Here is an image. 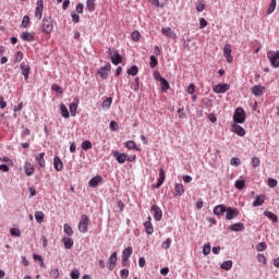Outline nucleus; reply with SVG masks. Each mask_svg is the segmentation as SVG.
<instances>
[{
	"instance_id": "obj_1",
	"label": "nucleus",
	"mask_w": 279,
	"mask_h": 279,
	"mask_svg": "<svg viewBox=\"0 0 279 279\" xmlns=\"http://www.w3.org/2000/svg\"><path fill=\"white\" fill-rule=\"evenodd\" d=\"M40 27L44 34L51 36V33L53 32V20L51 16H45L41 21Z\"/></svg>"
},
{
	"instance_id": "obj_2",
	"label": "nucleus",
	"mask_w": 279,
	"mask_h": 279,
	"mask_svg": "<svg viewBox=\"0 0 279 279\" xmlns=\"http://www.w3.org/2000/svg\"><path fill=\"white\" fill-rule=\"evenodd\" d=\"M90 223V218L86 216V214H83L81 216V220L78 222V231L82 232V234H86L88 232V225Z\"/></svg>"
},
{
	"instance_id": "obj_3",
	"label": "nucleus",
	"mask_w": 279,
	"mask_h": 279,
	"mask_svg": "<svg viewBox=\"0 0 279 279\" xmlns=\"http://www.w3.org/2000/svg\"><path fill=\"white\" fill-rule=\"evenodd\" d=\"M267 58H268L271 66H274L275 69H279V50H277V51L269 50L267 52Z\"/></svg>"
},
{
	"instance_id": "obj_4",
	"label": "nucleus",
	"mask_w": 279,
	"mask_h": 279,
	"mask_svg": "<svg viewBox=\"0 0 279 279\" xmlns=\"http://www.w3.org/2000/svg\"><path fill=\"white\" fill-rule=\"evenodd\" d=\"M234 123H245V110L238 108L233 114Z\"/></svg>"
},
{
	"instance_id": "obj_5",
	"label": "nucleus",
	"mask_w": 279,
	"mask_h": 279,
	"mask_svg": "<svg viewBox=\"0 0 279 279\" xmlns=\"http://www.w3.org/2000/svg\"><path fill=\"white\" fill-rule=\"evenodd\" d=\"M223 56H225L227 62H229V64H232V62H234V58L232 57V46L230 44L225 45Z\"/></svg>"
},
{
	"instance_id": "obj_6",
	"label": "nucleus",
	"mask_w": 279,
	"mask_h": 279,
	"mask_svg": "<svg viewBox=\"0 0 279 279\" xmlns=\"http://www.w3.org/2000/svg\"><path fill=\"white\" fill-rule=\"evenodd\" d=\"M109 58L112 64H121V62H123V58L121 57V54H119L117 50H111V48L109 49Z\"/></svg>"
},
{
	"instance_id": "obj_7",
	"label": "nucleus",
	"mask_w": 279,
	"mask_h": 279,
	"mask_svg": "<svg viewBox=\"0 0 279 279\" xmlns=\"http://www.w3.org/2000/svg\"><path fill=\"white\" fill-rule=\"evenodd\" d=\"M214 93L217 95H223V93H228L230 90V84L225 83V84H217L213 87Z\"/></svg>"
},
{
	"instance_id": "obj_8",
	"label": "nucleus",
	"mask_w": 279,
	"mask_h": 279,
	"mask_svg": "<svg viewBox=\"0 0 279 279\" xmlns=\"http://www.w3.org/2000/svg\"><path fill=\"white\" fill-rule=\"evenodd\" d=\"M44 10H45V1L37 0V5L35 9V19H38V21H40V19H43Z\"/></svg>"
},
{
	"instance_id": "obj_9",
	"label": "nucleus",
	"mask_w": 279,
	"mask_h": 279,
	"mask_svg": "<svg viewBox=\"0 0 279 279\" xmlns=\"http://www.w3.org/2000/svg\"><path fill=\"white\" fill-rule=\"evenodd\" d=\"M150 210L153 213V217H154L155 221H160L162 219V209H160V207H158V205H153L150 207Z\"/></svg>"
},
{
	"instance_id": "obj_10",
	"label": "nucleus",
	"mask_w": 279,
	"mask_h": 279,
	"mask_svg": "<svg viewBox=\"0 0 279 279\" xmlns=\"http://www.w3.org/2000/svg\"><path fill=\"white\" fill-rule=\"evenodd\" d=\"M265 86L263 85H254L251 88V93L255 96V97H263V95L265 94Z\"/></svg>"
},
{
	"instance_id": "obj_11",
	"label": "nucleus",
	"mask_w": 279,
	"mask_h": 279,
	"mask_svg": "<svg viewBox=\"0 0 279 279\" xmlns=\"http://www.w3.org/2000/svg\"><path fill=\"white\" fill-rule=\"evenodd\" d=\"M226 213L227 221H231V219L239 217V209L236 208L228 207Z\"/></svg>"
},
{
	"instance_id": "obj_12",
	"label": "nucleus",
	"mask_w": 279,
	"mask_h": 279,
	"mask_svg": "<svg viewBox=\"0 0 279 279\" xmlns=\"http://www.w3.org/2000/svg\"><path fill=\"white\" fill-rule=\"evenodd\" d=\"M112 69V66L110 64H107L105 66H101L98 70V75H100L101 80H108V73H110V70Z\"/></svg>"
},
{
	"instance_id": "obj_13",
	"label": "nucleus",
	"mask_w": 279,
	"mask_h": 279,
	"mask_svg": "<svg viewBox=\"0 0 279 279\" xmlns=\"http://www.w3.org/2000/svg\"><path fill=\"white\" fill-rule=\"evenodd\" d=\"M21 38L25 43H34V40H36L35 34L34 33H29V32L22 33L21 34Z\"/></svg>"
},
{
	"instance_id": "obj_14",
	"label": "nucleus",
	"mask_w": 279,
	"mask_h": 279,
	"mask_svg": "<svg viewBox=\"0 0 279 279\" xmlns=\"http://www.w3.org/2000/svg\"><path fill=\"white\" fill-rule=\"evenodd\" d=\"M231 132H233L234 134H236L238 136H245V129H243V126L233 123L232 124V130Z\"/></svg>"
},
{
	"instance_id": "obj_15",
	"label": "nucleus",
	"mask_w": 279,
	"mask_h": 279,
	"mask_svg": "<svg viewBox=\"0 0 279 279\" xmlns=\"http://www.w3.org/2000/svg\"><path fill=\"white\" fill-rule=\"evenodd\" d=\"M101 182H104V179L101 178V175H96L90 181H89V186L92 189H97V186H99V184H101Z\"/></svg>"
},
{
	"instance_id": "obj_16",
	"label": "nucleus",
	"mask_w": 279,
	"mask_h": 279,
	"mask_svg": "<svg viewBox=\"0 0 279 279\" xmlns=\"http://www.w3.org/2000/svg\"><path fill=\"white\" fill-rule=\"evenodd\" d=\"M232 232H243L245 230V225L243 222L233 223L229 227Z\"/></svg>"
},
{
	"instance_id": "obj_17",
	"label": "nucleus",
	"mask_w": 279,
	"mask_h": 279,
	"mask_svg": "<svg viewBox=\"0 0 279 279\" xmlns=\"http://www.w3.org/2000/svg\"><path fill=\"white\" fill-rule=\"evenodd\" d=\"M113 156L116 157L117 161L120 163V165H123L125 162V160H128V155L126 154H121L119 151H114L113 153Z\"/></svg>"
},
{
	"instance_id": "obj_18",
	"label": "nucleus",
	"mask_w": 279,
	"mask_h": 279,
	"mask_svg": "<svg viewBox=\"0 0 279 279\" xmlns=\"http://www.w3.org/2000/svg\"><path fill=\"white\" fill-rule=\"evenodd\" d=\"M21 71L25 80H29V72L32 71V68H29V65L26 63H21Z\"/></svg>"
},
{
	"instance_id": "obj_19",
	"label": "nucleus",
	"mask_w": 279,
	"mask_h": 279,
	"mask_svg": "<svg viewBox=\"0 0 279 279\" xmlns=\"http://www.w3.org/2000/svg\"><path fill=\"white\" fill-rule=\"evenodd\" d=\"M108 263H109V271H112V269H114V265H117V252H113L110 255Z\"/></svg>"
},
{
	"instance_id": "obj_20",
	"label": "nucleus",
	"mask_w": 279,
	"mask_h": 279,
	"mask_svg": "<svg viewBox=\"0 0 279 279\" xmlns=\"http://www.w3.org/2000/svg\"><path fill=\"white\" fill-rule=\"evenodd\" d=\"M181 195H184V185L177 183L174 185V196L181 197Z\"/></svg>"
},
{
	"instance_id": "obj_21",
	"label": "nucleus",
	"mask_w": 279,
	"mask_h": 279,
	"mask_svg": "<svg viewBox=\"0 0 279 279\" xmlns=\"http://www.w3.org/2000/svg\"><path fill=\"white\" fill-rule=\"evenodd\" d=\"M144 228L148 234H154V225H151V217L144 223Z\"/></svg>"
},
{
	"instance_id": "obj_22",
	"label": "nucleus",
	"mask_w": 279,
	"mask_h": 279,
	"mask_svg": "<svg viewBox=\"0 0 279 279\" xmlns=\"http://www.w3.org/2000/svg\"><path fill=\"white\" fill-rule=\"evenodd\" d=\"M228 210V208H226V205H217L214 208V215H217L218 217L220 215H223V213H226Z\"/></svg>"
},
{
	"instance_id": "obj_23",
	"label": "nucleus",
	"mask_w": 279,
	"mask_h": 279,
	"mask_svg": "<svg viewBox=\"0 0 279 279\" xmlns=\"http://www.w3.org/2000/svg\"><path fill=\"white\" fill-rule=\"evenodd\" d=\"M161 34H163V36H167L168 38H175V32H173L171 27H163L161 29Z\"/></svg>"
},
{
	"instance_id": "obj_24",
	"label": "nucleus",
	"mask_w": 279,
	"mask_h": 279,
	"mask_svg": "<svg viewBox=\"0 0 279 279\" xmlns=\"http://www.w3.org/2000/svg\"><path fill=\"white\" fill-rule=\"evenodd\" d=\"M234 186L238 189V191H243V189H245V179L240 177V180L235 181Z\"/></svg>"
},
{
	"instance_id": "obj_25",
	"label": "nucleus",
	"mask_w": 279,
	"mask_h": 279,
	"mask_svg": "<svg viewBox=\"0 0 279 279\" xmlns=\"http://www.w3.org/2000/svg\"><path fill=\"white\" fill-rule=\"evenodd\" d=\"M53 165H54V169L57 171H62L64 165L62 163V160L60 159V157H54L53 158Z\"/></svg>"
},
{
	"instance_id": "obj_26",
	"label": "nucleus",
	"mask_w": 279,
	"mask_h": 279,
	"mask_svg": "<svg viewBox=\"0 0 279 279\" xmlns=\"http://www.w3.org/2000/svg\"><path fill=\"white\" fill-rule=\"evenodd\" d=\"M265 204V194L258 195L253 203L254 208H257V206H263Z\"/></svg>"
},
{
	"instance_id": "obj_27",
	"label": "nucleus",
	"mask_w": 279,
	"mask_h": 279,
	"mask_svg": "<svg viewBox=\"0 0 279 279\" xmlns=\"http://www.w3.org/2000/svg\"><path fill=\"white\" fill-rule=\"evenodd\" d=\"M24 171H25L26 175L34 174V171H35L34 165L26 162L24 166Z\"/></svg>"
},
{
	"instance_id": "obj_28",
	"label": "nucleus",
	"mask_w": 279,
	"mask_h": 279,
	"mask_svg": "<svg viewBox=\"0 0 279 279\" xmlns=\"http://www.w3.org/2000/svg\"><path fill=\"white\" fill-rule=\"evenodd\" d=\"M161 90H169L171 88V85H169V81L166 80L165 77L159 78Z\"/></svg>"
},
{
	"instance_id": "obj_29",
	"label": "nucleus",
	"mask_w": 279,
	"mask_h": 279,
	"mask_svg": "<svg viewBox=\"0 0 279 279\" xmlns=\"http://www.w3.org/2000/svg\"><path fill=\"white\" fill-rule=\"evenodd\" d=\"M60 110H61V116L63 117V119H69V117H71V114L69 113V109L66 108V105L61 104Z\"/></svg>"
},
{
	"instance_id": "obj_30",
	"label": "nucleus",
	"mask_w": 279,
	"mask_h": 279,
	"mask_svg": "<svg viewBox=\"0 0 279 279\" xmlns=\"http://www.w3.org/2000/svg\"><path fill=\"white\" fill-rule=\"evenodd\" d=\"M35 160L38 162L39 167H45V153H39Z\"/></svg>"
},
{
	"instance_id": "obj_31",
	"label": "nucleus",
	"mask_w": 279,
	"mask_h": 279,
	"mask_svg": "<svg viewBox=\"0 0 279 279\" xmlns=\"http://www.w3.org/2000/svg\"><path fill=\"white\" fill-rule=\"evenodd\" d=\"M62 242L64 243L65 250H71V247L74 245L73 239L70 238H63Z\"/></svg>"
},
{
	"instance_id": "obj_32",
	"label": "nucleus",
	"mask_w": 279,
	"mask_h": 279,
	"mask_svg": "<svg viewBox=\"0 0 279 279\" xmlns=\"http://www.w3.org/2000/svg\"><path fill=\"white\" fill-rule=\"evenodd\" d=\"M95 1L96 0H87L86 1V10H88V12H95V10H96Z\"/></svg>"
},
{
	"instance_id": "obj_33",
	"label": "nucleus",
	"mask_w": 279,
	"mask_h": 279,
	"mask_svg": "<svg viewBox=\"0 0 279 279\" xmlns=\"http://www.w3.org/2000/svg\"><path fill=\"white\" fill-rule=\"evenodd\" d=\"M133 252H134V251H133L132 246L126 247V248L123 251V253H122V258L130 259V257L132 256Z\"/></svg>"
},
{
	"instance_id": "obj_34",
	"label": "nucleus",
	"mask_w": 279,
	"mask_h": 279,
	"mask_svg": "<svg viewBox=\"0 0 279 279\" xmlns=\"http://www.w3.org/2000/svg\"><path fill=\"white\" fill-rule=\"evenodd\" d=\"M265 217H267L268 219H270L271 221H274L276 223V221H278V216L269 210H266L264 213Z\"/></svg>"
},
{
	"instance_id": "obj_35",
	"label": "nucleus",
	"mask_w": 279,
	"mask_h": 279,
	"mask_svg": "<svg viewBox=\"0 0 279 279\" xmlns=\"http://www.w3.org/2000/svg\"><path fill=\"white\" fill-rule=\"evenodd\" d=\"M35 219H36L37 223H43V221H45V213L36 211Z\"/></svg>"
},
{
	"instance_id": "obj_36",
	"label": "nucleus",
	"mask_w": 279,
	"mask_h": 279,
	"mask_svg": "<svg viewBox=\"0 0 279 279\" xmlns=\"http://www.w3.org/2000/svg\"><path fill=\"white\" fill-rule=\"evenodd\" d=\"M221 269L225 271H230L232 269V260H227L221 264Z\"/></svg>"
},
{
	"instance_id": "obj_37",
	"label": "nucleus",
	"mask_w": 279,
	"mask_h": 279,
	"mask_svg": "<svg viewBox=\"0 0 279 279\" xmlns=\"http://www.w3.org/2000/svg\"><path fill=\"white\" fill-rule=\"evenodd\" d=\"M82 149H84V151H88V149H93V143H90V141L86 140L82 143Z\"/></svg>"
},
{
	"instance_id": "obj_38",
	"label": "nucleus",
	"mask_w": 279,
	"mask_h": 279,
	"mask_svg": "<svg viewBox=\"0 0 279 279\" xmlns=\"http://www.w3.org/2000/svg\"><path fill=\"white\" fill-rule=\"evenodd\" d=\"M70 113H71V117H75V114H77V104L75 102L70 104Z\"/></svg>"
},
{
	"instance_id": "obj_39",
	"label": "nucleus",
	"mask_w": 279,
	"mask_h": 279,
	"mask_svg": "<svg viewBox=\"0 0 279 279\" xmlns=\"http://www.w3.org/2000/svg\"><path fill=\"white\" fill-rule=\"evenodd\" d=\"M276 5H277V1L276 0H271L267 14H274V12H276Z\"/></svg>"
},
{
	"instance_id": "obj_40",
	"label": "nucleus",
	"mask_w": 279,
	"mask_h": 279,
	"mask_svg": "<svg viewBox=\"0 0 279 279\" xmlns=\"http://www.w3.org/2000/svg\"><path fill=\"white\" fill-rule=\"evenodd\" d=\"M64 233L68 234V236H73V228L69 226V223H65L63 226Z\"/></svg>"
},
{
	"instance_id": "obj_41",
	"label": "nucleus",
	"mask_w": 279,
	"mask_h": 279,
	"mask_svg": "<svg viewBox=\"0 0 279 279\" xmlns=\"http://www.w3.org/2000/svg\"><path fill=\"white\" fill-rule=\"evenodd\" d=\"M129 75L135 76L138 75V66L136 65H132L129 70H128Z\"/></svg>"
},
{
	"instance_id": "obj_42",
	"label": "nucleus",
	"mask_w": 279,
	"mask_h": 279,
	"mask_svg": "<svg viewBox=\"0 0 279 279\" xmlns=\"http://www.w3.org/2000/svg\"><path fill=\"white\" fill-rule=\"evenodd\" d=\"M131 38L134 40V43H138V40H141V33L138 31H134L131 34Z\"/></svg>"
},
{
	"instance_id": "obj_43",
	"label": "nucleus",
	"mask_w": 279,
	"mask_h": 279,
	"mask_svg": "<svg viewBox=\"0 0 279 279\" xmlns=\"http://www.w3.org/2000/svg\"><path fill=\"white\" fill-rule=\"evenodd\" d=\"M165 175H160L158 179H157V184L156 185H153L154 189H160V186H162V184H165Z\"/></svg>"
},
{
	"instance_id": "obj_44",
	"label": "nucleus",
	"mask_w": 279,
	"mask_h": 279,
	"mask_svg": "<svg viewBox=\"0 0 279 279\" xmlns=\"http://www.w3.org/2000/svg\"><path fill=\"white\" fill-rule=\"evenodd\" d=\"M112 106V97H108L102 102V108L109 109Z\"/></svg>"
},
{
	"instance_id": "obj_45",
	"label": "nucleus",
	"mask_w": 279,
	"mask_h": 279,
	"mask_svg": "<svg viewBox=\"0 0 279 279\" xmlns=\"http://www.w3.org/2000/svg\"><path fill=\"white\" fill-rule=\"evenodd\" d=\"M257 252H265L267 250V243L260 242L256 245Z\"/></svg>"
},
{
	"instance_id": "obj_46",
	"label": "nucleus",
	"mask_w": 279,
	"mask_h": 279,
	"mask_svg": "<svg viewBox=\"0 0 279 279\" xmlns=\"http://www.w3.org/2000/svg\"><path fill=\"white\" fill-rule=\"evenodd\" d=\"M230 165L232 167H239V165H241V159L239 157H232L230 160Z\"/></svg>"
},
{
	"instance_id": "obj_47",
	"label": "nucleus",
	"mask_w": 279,
	"mask_h": 279,
	"mask_svg": "<svg viewBox=\"0 0 279 279\" xmlns=\"http://www.w3.org/2000/svg\"><path fill=\"white\" fill-rule=\"evenodd\" d=\"M158 66V59L156 56H150V68L156 69Z\"/></svg>"
},
{
	"instance_id": "obj_48",
	"label": "nucleus",
	"mask_w": 279,
	"mask_h": 279,
	"mask_svg": "<svg viewBox=\"0 0 279 279\" xmlns=\"http://www.w3.org/2000/svg\"><path fill=\"white\" fill-rule=\"evenodd\" d=\"M161 247L163 250H169V247H171V239L168 238L165 242H162Z\"/></svg>"
},
{
	"instance_id": "obj_49",
	"label": "nucleus",
	"mask_w": 279,
	"mask_h": 279,
	"mask_svg": "<svg viewBox=\"0 0 279 279\" xmlns=\"http://www.w3.org/2000/svg\"><path fill=\"white\" fill-rule=\"evenodd\" d=\"M252 167H259L260 166V158L253 157L251 161Z\"/></svg>"
},
{
	"instance_id": "obj_50",
	"label": "nucleus",
	"mask_w": 279,
	"mask_h": 279,
	"mask_svg": "<svg viewBox=\"0 0 279 279\" xmlns=\"http://www.w3.org/2000/svg\"><path fill=\"white\" fill-rule=\"evenodd\" d=\"M109 128L112 132H117V130H119V123H117V121H111Z\"/></svg>"
},
{
	"instance_id": "obj_51",
	"label": "nucleus",
	"mask_w": 279,
	"mask_h": 279,
	"mask_svg": "<svg viewBox=\"0 0 279 279\" xmlns=\"http://www.w3.org/2000/svg\"><path fill=\"white\" fill-rule=\"evenodd\" d=\"M10 234H11V236H21V230L16 229V228H12L10 230Z\"/></svg>"
},
{
	"instance_id": "obj_52",
	"label": "nucleus",
	"mask_w": 279,
	"mask_h": 279,
	"mask_svg": "<svg viewBox=\"0 0 279 279\" xmlns=\"http://www.w3.org/2000/svg\"><path fill=\"white\" fill-rule=\"evenodd\" d=\"M196 10L197 12H204V10H206V4L204 2L196 3Z\"/></svg>"
},
{
	"instance_id": "obj_53",
	"label": "nucleus",
	"mask_w": 279,
	"mask_h": 279,
	"mask_svg": "<svg viewBox=\"0 0 279 279\" xmlns=\"http://www.w3.org/2000/svg\"><path fill=\"white\" fill-rule=\"evenodd\" d=\"M268 186H270V189H276V186H278V181L276 179H268Z\"/></svg>"
},
{
	"instance_id": "obj_54",
	"label": "nucleus",
	"mask_w": 279,
	"mask_h": 279,
	"mask_svg": "<svg viewBox=\"0 0 279 279\" xmlns=\"http://www.w3.org/2000/svg\"><path fill=\"white\" fill-rule=\"evenodd\" d=\"M22 27H29V16L25 15L22 20Z\"/></svg>"
},
{
	"instance_id": "obj_55",
	"label": "nucleus",
	"mask_w": 279,
	"mask_h": 279,
	"mask_svg": "<svg viewBox=\"0 0 279 279\" xmlns=\"http://www.w3.org/2000/svg\"><path fill=\"white\" fill-rule=\"evenodd\" d=\"M257 260L258 263H263L264 265H267V257L263 254H257Z\"/></svg>"
},
{
	"instance_id": "obj_56",
	"label": "nucleus",
	"mask_w": 279,
	"mask_h": 279,
	"mask_svg": "<svg viewBox=\"0 0 279 279\" xmlns=\"http://www.w3.org/2000/svg\"><path fill=\"white\" fill-rule=\"evenodd\" d=\"M120 276L122 279H128V277L130 276V270L128 269L120 270Z\"/></svg>"
},
{
	"instance_id": "obj_57",
	"label": "nucleus",
	"mask_w": 279,
	"mask_h": 279,
	"mask_svg": "<svg viewBox=\"0 0 279 279\" xmlns=\"http://www.w3.org/2000/svg\"><path fill=\"white\" fill-rule=\"evenodd\" d=\"M208 26V21H206V19L202 17L199 20V29H204V27Z\"/></svg>"
},
{
	"instance_id": "obj_58",
	"label": "nucleus",
	"mask_w": 279,
	"mask_h": 279,
	"mask_svg": "<svg viewBox=\"0 0 279 279\" xmlns=\"http://www.w3.org/2000/svg\"><path fill=\"white\" fill-rule=\"evenodd\" d=\"M203 254H204L205 256H208V254H210V244H205V245L203 246Z\"/></svg>"
},
{
	"instance_id": "obj_59",
	"label": "nucleus",
	"mask_w": 279,
	"mask_h": 279,
	"mask_svg": "<svg viewBox=\"0 0 279 279\" xmlns=\"http://www.w3.org/2000/svg\"><path fill=\"white\" fill-rule=\"evenodd\" d=\"M21 60H23V52L22 51H17L15 53V59H14V62H21Z\"/></svg>"
},
{
	"instance_id": "obj_60",
	"label": "nucleus",
	"mask_w": 279,
	"mask_h": 279,
	"mask_svg": "<svg viewBox=\"0 0 279 279\" xmlns=\"http://www.w3.org/2000/svg\"><path fill=\"white\" fill-rule=\"evenodd\" d=\"M70 276L72 279H80V270H72Z\"/></svg>"
},
{
	"instance_id": "obj_61",
	"label": "nucleus",
	"mask_w": 279,
	"mask_h": 279,
	"mask_svg": "<svg viewBox=\"0 0 279 279\" xmlns=\"http://www.w3.org/2000/svg\"><path fill=\"white\" fill-rule=\"evenodd\" d=\"M126 147L129 149H136V143L134 141H128L126 142Z\"/></svg>"
},
{
	"instance_id": "obj_62",
	"label": "nucleus",
	"mask_w": 279,
	"mask_h": 279,
	"mask_svg": "<svg viewBox=\"0 0 279 279\" xmlns=\"http://www.w3.org/2000/svg\"><path fill=\"white\" fill-rule=\"evenodd\" d=\"M140 87L141 86L138 84V78H135V82L131 84V88H132V90L136 92V90H138Z\"/></svg>"
},
{
	"instance_id": "obj_63",
	"label": "nucleus",
	"mask_w": 279,
	"mask_h": 279,
	"mask_svg": "<svg viewBox=\"0 0 279 279\" xmlns=\"http://www.w3.org/2000/svg\"><path fill=\"white\" fill-rule=\"evenodd\" d=\"M71 17H72L73 23H80V15L77 13L72 12Z\"/></svg>"
},
{
	"instance_id": "obj_64",
	"label": "nucleus",
	"mask_w": 279,
	"mask_h": 279,
	"mask_svg": "<svg viewBox=\"0 0 279 279\" xmlns=\"http://www.w3.org/2000/svg\"><path fill=\"white\" fill-rule=\"evenodd\" d=\"M189 95H193L195 93V84H190L187 87Z\"/></svg>"
}]
</instances>
